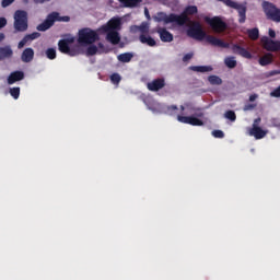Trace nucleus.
I'll use <instances>...</instances> for the list:
<instances>
[{
	"label": "nucleus",
	"instance_id": "nucleus-27",
	"mask_svg": "<svg viewBox=\"0 0 280 280\" xmlns=\"http://www.w3.org/2000/svg\"><path fill=\"white\" fill-rule=\"evenodd\" d=\"M224 65L228 69H235V67H237V60H235V57H226L224 59Z\"/></svg>",
	"mask_w": 280,
	"mask_h": 280
},
{
	"label": "nucleus",
	"instance_id": "nucleus-8",
	"mask_svg": "<svg viewBox=\"0 0 280 280\" xmlns=\"http://www.w3.org/2000/svg\"><path fill=\"white\" fill-rule=\"evenodd\" d=\"M121 30V19L112 18L106 24L97 28L98 34H106V32H117Z\"/></svg>",
	"mask_w": 280,
	"mask_h": 280
},
{
	"label": "nucleus",
	"instance_id": "nucleus-33",
	"mask_svg": "<svg viewBox=\"0 0 280 280\" xmlns=\"http://www.w3.org/2000/svg\"><path fill=\"white\" fill-rule=\"evenodd\" d=\"M208 82H210V84H217V85H220L222 84V79L218 75H210L208 78Z\"/></svg>",
	"mask_w": 280,
	"mask_h": 280
},
{
	"label": "nucleus",
	"instance_id": "nucleus-10",
	"mask_svg": "<svg viewBox=\"0 0 280 280\" xmlns=\"http://www.w3.org/2000/svg\"><path fill=\"white\" fill-rule=\"evenodd\" d=\"M260 43H262V47L266 51H280L279 40H272L268 36H265L261 37Z\"/></svg>",
	"mask_w": 280,
	"mask_h": 280
},
{
	"label": "nucleus",
	"instance_id": "nucleus-26",
	"mask_svg": "<svg viewBox=\"0 0 280 280\" xmlns=\"http://www.w3.org/2000/svg\"><path fill=\"white\" fill-rule=\"evenodd\" d=\"M136 28L139 30V32L143 34V36L150 34V24H148V22H142L140 26H136Z\"/></svg>",
	"mask_w": 280,
	"mask_h": 280
},
{
	"label": "nucleus",
	"instance_id": "nucleus-41",
	"mask_svg": "<svg viewBox=\"0 0 280 280\" xmlns=\"http://www.w3.org/2000/svg\"><path fill=\"white\" fill-rule=\"evenodd\" d=\"M14 3V0H2L1 5L2 8H8V5H12Z\"/></svg>",
	"mask_w": 280,
	"mask_h": 280
},
{
	"label": "nucleus",
	"instance_id": "nucleus-38",
	"mask_svg": "<svg viewBox=\"0 0 280 280\" xmlns=\"http://www.w3.org/2000/svg\"><path fill=\"white\" fill-rule=\"evenodd\" d=\"M212 136L215 139H224V131H222V130H213L212 131Z\"/></svg>",
	"mask_w": 280,
	"mask_h": 280
},
{
	"label": "nucleus",
	"instance_id": "nucleus-5",
	"mask_svg": "<svg viewBox=\"0 0 280 280\" xmlns=\"http://www.w3.org/2000/svg\"><path fill=\"white\" fill-rule=\"evenodd\" d=\"M13 27L15 32H27V27H30L27 23V11H15Z\"/></svg>",
	"mask_w": 280,
	"mask_h": 280
},
{
	"label": "nucleus",
	"instance_id": "nucleus-25",
	"mask_svg": "<svg viewBox=\"0 0 280 280\" xmlns=\"http://www.w3.org/2000/svg\"><path fill=\"white\" fill-rule=\"evenodd\" d=\"M190 71H196L197 73H209V71H213L211 66H192L190 67Z\"/></svg>",
	"mask_w": 280,
	"mask_h": 280
},
{
	"label": "nucleus",
	"instance_id": "nucleus-17",
	"mask_svg": "<svg viewBox=\"0 0 280 280\" xmlns=\"http://www.w3.org/2000/svg\"><path fill=\"white\" fill-rule=\"evenodd\" d=\"M75 39L73 37L67 38V39H60L58 42V49L61 54H69V49H71V43H73Z\"/></svg>",
	"mask_w": 280,
	"mask_h": 280
},
{
	"label": "nucleus",
	"instance_id": "nucleus-28",
	"mask_svg": "<svg viewBox=\"0 0 280 280\" xmlns=\"http://www.w3.org/2000/svg\"><path fill=\"white\" fill-rule=\"evenodd\" d=\"M133 55L132 52H124L118 55V60L119 62H130V60H132Z\"/></svg>",
	"mask_w": 280,
	"mask_h": 280
},
{
	"label": "nucleus",
	"instance_id": "nucleus-15",
	"mask_svg": "<svg viewBox=\"0 0 280 280\" xmlns=\"http://www.w3.org/2000/svg\"><path fill=\"white\" fill-rule=\"evenodd\" d=\"M36 38H40V33L34 32L32 34L25 35L18 44V49H23L26 43H32V40H36Z\"/></svg>",
	"mask_w": 280,
	"mask_h": 280
},
{
	"label": "nucleus",
	"instance_id": "nucleus-22",
	"mask_svg": "<svg viewBox=\"0 0 280 280\" xmlns=\"http://www.w3.org/2000/svg\"><path fill=\"white\" fill-rule=\"evenodd\" d=\"M12 56H14V51L12 50V47L10 46L0 47V58L2 60H5V58H12Z\"/></svg>",
	"mask_w": 280,
	"mask_h": 280
},
{
	"label": "nucleus",
	"instance_id": "nucleus-47",
	"mask_svg": "<svg viewBox=\"0 0 280 280\" xmlns=\"http://www.w3.org/2000/svg\"><path fill=\"white\" fill-rule=\"evenodd\" d=\"M257 94H252L250 96H249V102H255V100H257Z\"/></svg>",
	"mask_w": 280,
	"mask_h": 280
},
{
	"label": "nucleus",
	"instance_id": "nucleus-50",
	"mask_svg": "<svg viewBox=\"0 0 280 280\" xmlns=\"http://www.w3.org/2000/svg\"><path fill=\"white\" fill-rule=\"evenodd\" d=\"M2 40H5V34L0 33V43H2Z\"/></svg>",
	"mask_w": 280,
	"mask_h": 280
},
{
	"label": "nucleus",
	"instance_id": "nucleus-51",
	"mask_svg": "<svg viewBox=\"0 0 280 280\" xmlns=\"http://www.w3.org/2000/svg\"><path fill=\"white\" fill-rule=\"evenodd\" d=\"M45 1H51V0H36L37 3H45Z\"/></svg>",
	"mask_w": 280,
	"mask_h": 280
},
{
	"label": "nucleus",
	"instance_id": "nucleus-18",
	"mask_svg": "<svg viewBox=\"0 0 280 280\" xmlns=\"http://www.w3.org/2000/svg\"><path fill=\"white\" fill-rule=\"evenodd\" d=\"M105 34L106 35V40L110 43L112 45H119L121 42V37L119 36V32L117 31H107Z\"/></svg>",
	"mask_w": 280,
	"mask_h": 280
},
{
	"label": "nucleus",
	"instance_id": "nucleus-32",
	"mask_svg": "<svg viewBox=\"0 0 280 280\" xmlns=\"http://www.w3.org/2000/svg\"><path fill=\"white\" fill-rule=\"evenodd\" d=\"M56 48H47L46 49V57L48 60H56Z\"/></svg>",
	"mask_w": 280,
	"mask_h": 280
},
{
	"label": "nucleus",
	"instance_id": "nucleus-34",
	"mask_svg": "<svg viewBox=\"0 0 280 280\" xmlns=\"http://www.w3.org/2000/svg\"><path fill=\"white\" fill-rule=\"evenodd\" d=\"M225 119H230V121H235L237 119V115L233 110H228L224 114Z\"/></svg>",
	"mask_w": 280,
	"mask_h": 280
},
{
	"label": "nucleus",
	"instance_id": "nucleus-35",
	"mask_svg": "<svg viewBox=\"0 0 280 280\" xmlns=\"http://www.w3.org/2000/svg\"><path fill=\"white\" fill-rule=\"evenodd\" d=\"M97 54V46L90 45L86 49V56H95Z\"/></svg>",
	"mask_w": 280,
	"mask_h": 280
},
{
	"label": "nucleus",
	"instance_id": "nucleus-54",
	"mask_svg": "<svg viewBox=\"0 0 280 280\" xmlns=\"http://www.w3.org/2000/svg\"><path fill=\"white\" fill-rule=\"evenodd\" d=\"M219 1H222V3L224 2V0H219Z\"/></svg>",
	"mask_w": 280,
	"mask_h": 280
},
{
	"label": "nucleus",
	"instance_id": "nucleus-43",
	"mask_svg": "<svg viewBox=\"0 0 280 280\" xmlns=\"http://www.w3.org/2000/svg\"><path fill=\"white\" fill-rule=\"evenodd\" d=\"M272 97H280V85L271 92Z\"/></svg>",
	"mask_w": 280,
	"mask_h": 280
},
{
	"label": "nucleus",
	"instance_id": "nucleus-31",
	"mask_svg": "<svg viewBox=\"0 0 280 280\" xmlns=\"http://www.w3.org/2000/svg\"><path fill=\"white\" fill-rule=\"evenodd\" d=\"M164 113L166 115H171V116L176 115V113H178V106H176V105L166 106L164 108Z\"/></svg>",
	"mask_w": 280,
	"mask_h": 280
},
{
	"label": "nucleus",
	"instance_id": "nucleus-37",
	"mask_svg": "<svg viewBox=\"0 0 280 280\" xmlns=\"http://www.w3.org/2000/svg\"><path fill=\"white\" fill-rule=\"evenodd\" d=\"M80 54H81L80 48L77 47V48H70L69 52H67L66 56L73 57V56H80Z\"/></svg>",
	"mask_w": 280,
	"mask_h": 280
},
{
	"label": "nucleus",
	"instance_id": "nucleus-2",
	"mask_svg": "<svg viewBox=\"0 0 280 280\" xmlns=\"http://www.w3.org/2000/svg\"><path fill=\"white\" fill-rule=\"evenodd\" d=\"M194 14H198V7L196 5H188L185 8L184 12L179 15L176 13L165 14L163 12L158 14V21L165 23L166 25L168 23H176V25L183 26L186 25V23H189V16H194Z\"/></svg>",
	"mask_w": 280,
	"mask_h": 280
},
{
	"label": "nucleus",
	"instance_id": "nucleus-44",
	"mask_svg": "<svg viewBox=\"0 0 280 280\" xmlns=\"http://www.w3.org/2000/svg\"><path fill=\"white\" fill-rule=\"evenodd\" d=\"M185 108H188V110H192V112L197 110L195 107L189 106V104L180 105V110H185Z\"/></svg>",
	"mask_w": 280,
	"mask_h": 280
},
{
	"label": "nucleus",
	"instance_id": "nucleus-13",
	"mask_svg": "<svg viewBox=\"0 0 280 280\" xmlns=\"http://www.w3.org/2000/svg\"><path fill=\"white\" fill-rule=\"evenodd\" d=\"M232 51H233V54H236L237 56H242V58H246L247 60L253 59V54H250V51H248V49H246L237 44H234L232 46Z\"/></svg>",
	"mask_w": 280,
	"mask_h": 280
},
{
	"label": "nucleus",
	"instance_id": "nucleus-40",
	"mask_svg": "<svg viewBox=\"0 0 280 280\" xmlns=\"http://www.w3.org/2000/svg\"><path fill=\"white\" fill-rule=\"evenodd\" d=\"M255 108H257V104H246L244 106V110H255Z\"/></svg>",
	"mask_w": 280,
	"mask_h": 280
},
{
	"label": "nucleus",
	"instance_id": "nucleus-9",
	"mask_svg": "<svg viewBox=\"0 0 280 280\" xmlns=\"http://www.w3.org/2000/svg\"><path fill=\"white\" fill-rule=\"evenodd\" d=\"M223 3L228 5V8H233V10H237L238 12V23H246V7L240 4L233 0H223Z\"/></svg>",
	"mask_w": 280,
	"mask_h": 280
},
{
	"label": "nucleus",
	"instance_id": "nucleus-19",
	"mask_svg": "<svg viewBox=\"0 0 280 280\" xmlns=\"http://www.w3.org/2000/svg\"><path fill=\"white\" fill-rule=\"evenodd\" d=\"M250 137H255V139H264L267 132L266 130L261 129V127H252L249 129Z\"/></svg>",
	"mask_w": 280,
	"mask_h": 280
},
{
	"label": "nucleus",
	"instance_id": "nucleus-30",
	"mask_svg": "<svg viewBox=\"0 0 280 280\" xmlns=\"http://www.w3.org/2000/svg\"><path fill=\"white\" fill-rule=\"evenodd\" d=\"M9 93H10L11 97H13V100H19V97H21V88H19V86L11 88L9 90Z\"/></svg>",
	"mask_w": 280,
	"mask_h": 280
},
{
	"label": "nucleus",
	"instance_id": "nucleus-6",
	"mask_svg": "<svg viewBox=\"0 0 280 280\" xmlns=\"http://www.w3.org/2000/svg\"><path fill=\"white\" fill-rule=\"evenodd\" d=\"M262 10L268 19V21H273V23H280V9L277 8L272 2L264 1Z\"/></svg>",
	"mask_w": 280,
	"mask_h": 280
},
{
	"label": "nucleus",
	"instance_id": "nucleus-24",
	"mask_svg": "<svg viewBox=\"0 0 280 280\" xmlns=\"http://www.w3.org/2000/svg\"><path fill=\"white\" fill-rule=\"evenodd\" d=\"M272 54L268 52L265 56L259 58V66L260 67H268V65H272Z\"/></svg>",
	"mask_w": 280,
	"mask_h": 280
},
{
	"label": "nucleus",
	"instance_id": "nucleus-45",
	"mask_svg": "<svg viewBox=\"0 0 280 280\" xmlns=\"http://www.w3.org/2000/svg\"><path fill=\"white\" fill-rule=\"evenodd\" d=\"M259 124H261V118L260 117H258V118H256L255 120H254V122H253V127L252 128H259Z\"/></svg>",
	"mask_w": 280,
	"mask_h": 280
},
{
	"label": "nucleus",
	"instance_id": "nucleus-52",
	"mask_svg": "<svg viewBox=\"0 0 280 280\" xmlns=\"http://www.w3.org/2000/svg\"><path fill=\"white\" fill-rule=\"evenodd\" d=\"M98 49H104V45L102 43L97 44Z\"/></svg>",
	"mask_w": 280,
	"mask_h": 280
},
{
	"label": "nucleus",
	"instance_id": "nucleus-11",
	"mask_svg": "<svg viewBox=\"0 0 280 280\" xmlns=\"http://www.w3.org/2000/svg\"><path fill=\"white\" fill-rule=\"evenodd\" d=\"M177 121L179 124H188V126H205V121L196 116L177 115Z\"/></svg>",
	"mask_w": 280,
	"mask_h": 280
},
{
	"label": "nucleus",
	"instance_id": "nucleus-4",
	"mask_svg": "<svg viewBox=\"0 0 280 280\" xmlns=\"http://www.w3.org/2000/svg\"><path fill=\"white\" fill-rule=\"evenodd\" d=\"M96 40H100V32L91 30L90 27L81 28L79 31V45H93Z\"/></svg>",
	"mask_w": 280,
	"mask_h": 280
},
{
	"label": "nucleus",
	"instance_id": "nucleus-53",
	"mask_svg": "<svg viewBox=\"0 0 280 280\" xmlns=\"http://www.w3.org/2000/svg\"><path fill=\"white\" fill-rule=\"evenodd\" d=\"M203 116H205V114H202V113L197 114V117H203Z\"/></svg>",
	"mask_w": 280,
	"mask_h": 280
},
{
	"label": "nucleus",
	"instance_id": "nucleus-46",
	"mask_svg": "<svg viewBox=\"0 0 280 280\" xmlns=\"http://www.w3.org/2000/svg\"><path fill=\"white\" fill-rule=\"evenodd\" d=\"M269 36H270V38H276L277 37V33L275 32V30L269 28Z\"/></svg>",
	"mask_w": 280,
	"mask_h": 280
},
{
	"label": "nucleus",
	"instance_id": "nucleus-39",
	"mask_svg": "<svg viewBox=\"0 0 280 280\" xmlns=\"http://www.w3.org/2000/svg\"><path fill=\"white\" fill-rule=\"evenodd\" d=\"M194 58V54L188 52L183 57V62H189Z\"/></svg>",
	"mask_w": 280,
	"mask_h": 280
},
{
	"label": "nucleus",
	"instance_id": "nucleus-29",
	"mask_svg": "<svg viewBox=\"0 0 280 280\" xmlns=\"http://www.w3.org/2000/svg\"><path fill=\"white\" fill-rule=\"evenodd\" d=\"M247 35L250 38V40H257L259 38V28H250L247 31Z\"/></svg>",
	"mask_w": 280,
	"mask_h": 280
},
{
	"label": "nucleus",
	"instance_id": "nucleus-42",
	"mask_svg": "<svg viewBox=\"0 0 280 280\" xmlns=\"http://www.w3.org/2000/svg\"><path fill=\"white\" fill-rule=\"evenodd\" d=\"M8 25V20L5 18H0V30H3Z\"/></svg>",
	"mask_w": 280,
	"mask_h": 280
},
{
	"label": "nucleus",
	"instance_id": "nucleus-48",
	"mask_svg": "<svg viewBox=\"0 0 280 280\" xmlns=\"http://www.w3.org/2000/svg\"><path fill=\"white\" fill-rule=\"evenodd\" d=\"M280 71L278 70H272L271 72H269V75H279Z\"/></svg>",
	"mask_w": 280,
	"mask_h": 280
},
{
	"label": "nucleus",
	"instance_id": "nucleus-14",
	"mask_svg": "<svg viewBox=\"0 0 280 280\" xmlns=\"http://www.w3.org/2000/svg\"><path fill=\"white\" fill-rule=\"evenodd\" d=\"M21 80H25V72L16 70L9 74L7 82L8 84H16V82H21Z\"/></svg>",
	"mask_w": 280,
	"mask_h": 280
},
{
	"label": "nucleus",
	"instance_id": "nucleus-21",
	"mask_svg": "<svg viewBox=\"0 0 280 280\" xmlns=\"http://www.w3.org/2000/svg\"><path fill=\"white\" fill-rule=\"evenodd\" d=\"M22 62H32L34 60V49L33 48H26L23 50L21 55Z\"/></svg>",
	"mask_w": 280,
	"mask_h": 280
},
{
	"label": "nucleus",
	"instance_id": "nucleus-23",
	"mask_svg": "<svg viewBox=\"0 0 280 280\" xmlns=\"http://www.w3.org/2000/svg\"><path fill=\"white\" fill-rule=\"evenodd\" d=\"M120 3H122L124 8H139L141 3H143V0H118Z\"/></svg>",
	"mask_w": 280,
	"mask_h": 280
},
{
	"label": "nucleus",
	"instance_id": "nucleus-36",
	"mask_svg": "<svg viewBox=\"0 0 280 280\" xmlns=\"http://www.w3.org/2000/svg\"><path fill=\"white\" fill-rule=\"evenodd\" d=\"M110 82L113 84H119V82H121V75H119V73H113L110 75Z\"/></svg>",
	"mask_w": 280,
	"mask_h": 280
},
{
	"label": "nucleus",
	"instance_id": "nucleus-49",
	"mask_svg": "<svg viewBox=\"0 0 280 280\" xmlns=\"http://www.w3.org/2000/svg\"><path fill=\"white\" fill-rule=\"evenodd\" d=\"M144 14H145L147 19H150V11H148V8L144 9Z\"/></svg>",
	"mask_w": 280,
	"mask_h": 280
},
{
	"label": "nucleus",
	"instance_id": "nucleus-7",
	"mask_svg": "<svg viewBox=\"0 0 280 280\" xmlns=\"http://www.w3.org/2000/svg\"><path fill=\"white\" fill-rule=\"evenodd\" d=\"M205 21L206 23H208V25H210L211 30L217 34H222V32H226L229 27L226 22H224L220 16H213V18L206 16Z\"/></svg>",
	"mask_w": 280,
	"mask_h": 280
},
{
	"label": "nucleus",
	"instance_id": "nucleus-1",
	"mask_svg": "<svg viewBox=\"0 0 280 280\" xmlns=\"http://www.w3.org/2000/svg\"><path fill=\"white\" fill-rule=\"evenodd\" d=\"M186 34L189 36V38H194L195 40H205L206 38V40L209 43V45H212V47H221L222 49H229L230 47L229 43L213 35H207V32L202 30V24H200V22H192Z\"/></svg>",
	"mask_w": 280,
	"mask_h": 280
},
{
	"label": "nucleus",
	"instance_id": "nucleus-3",
	"mask_svg": "<svg viewBox=\"0 0 280 280\" xmlns=\"http://www.w3.org/2000/svg\"><path fill=\"white\" fill-rule=\"evenodd\" d=\"M56 21H60L63 23H69V21H71V18L69 16H60V13L58 12H52L50 14L47 15L46 20L40 23L39 25H37V31L38 32H47V30L54 27V23H56Z\"/></svg>",
	"mask_w": 280,
	"mask_h": 280
},
{
	"label": "nucleus",
	"instance_id": "nucleus-12",
	"mask_svg": "<svg viewBox=\"0 0 280 280\" xmlns=\"http://www.w3.org/2000/svg\"><path fill=\"white\" fill-rule=\"evenodd\" d=\"M156 33L159 34L162 43H172V40H174V35L165 27H158Z\"/></svg>",
	"mask_w": 280,
	"mask_h": 280
},
{
	"label": "nucleus",
	"instance_id": "nucleus-20",
	"mask_svg": "<svg viewBox=\"0 0 280 280\" xmlns=\"http://www.w3.org/2000/svg\"><path fill=\"white\" fill-rule=\"evenodd\" d=\"M139 40L140 43H142V45H148L149 47H156V40H154V38H152V36L150 35L140 34Z\"/></svg>",
	"mask_w": 280,
	"mask_h": 280
},
{
	"label": "nucleus",
	"instance_id": "nucleus-16",
	"mask_svg": "<svg viewBox=\"0 0 280 280\" xmlns=\"http://www.w3.org/2000/svg\"><path fill=\"white\" fill-rule=\"evenodd\" d=\"M165 88V79H155L147 84V89L152 92L161 91Z\"/></svg>",
	"mask_w": 280,
	"mask_h": 280
}]
</instances>
